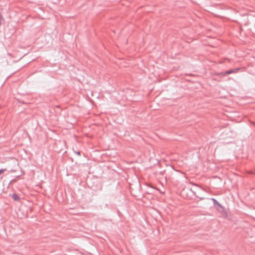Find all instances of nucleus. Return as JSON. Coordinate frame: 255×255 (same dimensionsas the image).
Masks as SVG:
<instances>
[{
  "label": "nucleus",
  "instance_id": "nucleus-1",
  "mask_svg": "<svg viewBox=\"0 0 255 255\" xmlns=\"http://www.w3.org/2000/svg\"><path fill=\"white\" fill-rule=\"evenodd\" d=\"M239 69H231V70H228L224 73H220L219 74L220 75H222V76H226L227 75H229V74H232V73H236L238 70Z\"/></svg>",
  "mask_w": 255,
  "mask_h": 255
},
{
  "label": "nucleus",
  "instance_id": "nucleus-2",
  "mask_svg": "<svg viewBox=\"0 0 255 255\" xmlns=\"http://www.w3.org/2000/svg\"><path fill=\"white\" fill-rule=\"evenodd\" d=\"M212 200L213 201L214 205H217L220 208H223L221 205L220 203H219L218 202L216 199H215L214 198H212Z\"/></svg>",
  "mask_w": 255,
  "mask_h": 255
},
{
  "label": "nucleus",
  "instance_id": "nucleus-3",
  "mask_svg": "<svg viewBox=\"0 0 255 255\" xmlns=\"http://www.w3.org/2000/svg\"><path fill=\"white\" fill-rule=\"evenodd\" d=\"M13 199L15 200V201H18L19 200V197H18V196L15 194H13L12 196Z\"/></svg>",
  "mask_w": 255,
  "mask_h": 255
},
{
  "label": "nucleus",
  "instance_id": "nucleus-4",
  "mask_svg": "<svg viewBox=\"0 0 255 255\" xmlns=\"http://www.w3.org/2000/svg\"><path fill=\"white\" fill-rule=\"evenodd\" d=\"M4 170H5V169L4 170V169H0V175L1 174H2L4 172Z\"/></svg>",
  "mask_w": 255,
  "mask_h": 255
},
{
  "label": "nucleus",
  "instance_id": "nucleus-5",
  "mask_svg": "<svg viewBox=\"0 0 255 255\" xmlns=\"http://www.w3.org/2000/svg\"><path fill=\"white\" fill-rule=\"evenodd\" d=\"M76 153H77V154H78V155H80V152H76Z\"/></svg>",
  "mask_w": 255,
  "mask_h": 255
}]
</instances>
